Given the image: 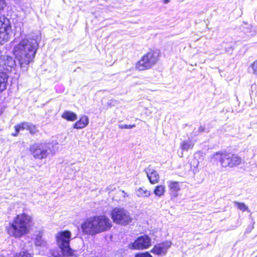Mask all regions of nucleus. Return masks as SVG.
Instances as JSON below:
<instances>
[{"mask_svg": "<svg viewBox=\"0 0 257 257\" xmlns=\"http://www.w3.org/2000/svg\"><path fill=\"white\" fill-rule=\"evenodd\" d=\"M41 40L39 34L22 38L13 49V53L21 67L27 66L32 61L39 48Z\"/></svg>", "mask_w": 257, "mask_h": 257, "instance_id": "nucleus-1", "label": "nucleus"}, {"mask_svg": "<svg viewBox=\"0 0 257 257\" xmlns=\"http://www.w3.org/2000/svg\"><path fill=\"white\" fill-rule=\"evenodd\" d=\"M111 226L110 219L101 215L86 219L82 224V229L85 233L93 235L109 229Z\"/></svg>", "mask_w": 257, "mask_h": 257, "instance_id": "nucleus-2", "label": "nucleus"}, {"mask_svg": "<svg viewBox=\"0 0 257 257\" xmlns=\"http://www.w3.org/2000/svg\"><path fill=\"white\" fill-rule=\"evenodd\" d=\"M31 223L30 216L25 213L18 215L7 227V232L11 236L20 237L29 232Z\"/></svg>", "mask_w": 257, "mask_h": 257, "instance_id": "nucleus-3", "label": "nucleus"}, {"mask_svg": "<svg viewBox=\"0 0 257 257\" xmlns=\"http://www.w3.org/2000/svg\"><path fill=\"white\" fill-rule=\"evenodd\" d=\"M212 159L220 163L222 167L233 168L240 165L242 159L237 155L227 152H217L213 154Z\"/></svg>", "mask_w": 257, "mask_h": 257, "instance_id": "nucleus-4", "label": "nucleus"}, {"mask_svg": "<svg viewBox=\"0 0 257 257\" xmlns=\"http://www.w3.org/2000/svg\"><path fill=\"white\" fill-rule=\"evenodd\" d=\"M15 65L16 61L12 57H8L4 62L0 55V93L6 89L9 78V69L5 68V66L11 69Z\"/></svg>", "mask_w": 257, "mask_h": 257, "instance_id": "nucleus-5", "label": "nucleus"}, {"mask_svg": "<svg viewBox=\"0 0 257 257\" xmlns=\"http://www.w3.org/2000/svg\"><path fill=\"white\" fill-rule=\"evenodd\" d=\"M70 238L71 232L69 231L59 232L56 235L58 246L61 248L62 253L67 256L73 255V251L69 245Z\"/></svg>", "mask_w": 257, "mask_h": 257, "instance_id": "nucleus-6", "label": "nucleus"}, {"mask_svg": "<svg viewBox=\"0 0 257 257\" xmlns=\"http://www.w3.org/2000/svg\"><path fill=\"white\" fill-rule=\"evenodd\" d=\"M159 58V53L156 51H150L144 55L137 63L136 66L140 70L150 69L156 64Z\"/></svg>", "mask_w": 257, "mask_h": 257, "instance_id": "nucleus-7", "label": "nucleus"}, {"mask_svg": "<svg viewBox=\"0 0 257 257\" xmlns=\"http://www.w3.org/2000/svg\"><path fill=\"white\" fill-rule=\"evenodd\" d=\"M51 144L49 143H36L30 148L31 154L36 159L42 160L49 154Z\"/></svg>", "mask_w": 257, "mask_h": 257, "instance_id": "nucleus-8", "label": "nucleus"}, {"mask_svg": "<svg viewBox=\"0 0 257 257\" xmlns=\"http://www.w3.org/2000/svg\"><path fill=\"white\" fill-rule=\"evenodd\" d=\"M111 218L114 222L125 225L132 222L130 213L123 208H115L111 213Z\"/></svg>", "mask_w": 257, "mask_h": 257, "instance_id": "nucleus-9", "label": "nucleus"}, {"mask_svg": "<svg viewBox=\"0 0 257 257\" xmlns=\"http://www.w3.org/2000/svg\"><path fill=\"white\" fill-rule=\"evenodd\" d=\"M12 32V27L9 20L4 16L0 15V43L3 44L8 41Z\"/></svg>", "mask_w": 257, "mask_h": 257, "instance_id": "nucleus-10", "label": "nucleus"}, {"mask_svg": "<svg viewBox=\"0 0 257 257\" xmlns=\"http://www.w3.org/2000/svg\"><path fill=\"white\" fill-rule=\"evenodd\" d=\"M151 245V239L147 235L138 237L132 244V248L137 249H144Z\"/></svg>", "mask_w": 257, "mask_h": 257, "instance_id": "nucleus-11", "label": "nucleus"}, {"mask_svg": "<svg viewBox=\"0 0 257 257\" xmlns=\"http://www.w3.org/2000/svg\"><path fill=\"white\" fill-rule=\"evenodd\" d=\"M15 133L12 134L13 136H17L20 131L27 130L30 132L31 134H35L37 132L36 126L33 124L27 122H23L15 126Z\"/></svg>", "mask_w": 257, "mask_h": 257, "instance_id": "nucleus-12", "label": "nucleus"}, {"mask_svg": "<svg viewBox=\"0 0 257 257\" xmlns=\"http://www.w3.org/2000/svg\"><path fill=\"white\" fill-rule=\"evenodd\" d=\"M171 242L168 241L157 244L151 250V252L158 255H165L171 246Z\"/></svg>", "mask_w": 257, "mask_h": 257, "instance_id": "nucleus-13", "label": "nucleus"}, {"mask_svg": "<svg viewBox=\"0 0 257 257\" xmlns=\"http://www.w3.org/2000/svg\"><path fill=\"white\" fill-rule=\"evenodd\" d=\"M144 171L151 184H156L159 182L160 177L158 173L150 165Z\"/></svg>", "mask_w": 257, "mask_h": 257, "instance_id": "nucleus-14", "label": "nucleus"}, {"mask_svg": "<svg viewBox=\"0 0 257 257\" xmlns=\"http://www.w3.org/2000/svg\"><path fill=\"white\" fill-rule=\"evenodd\" d=\"M88 123V118L86 115H83L80 119L74 125V127L76 129H81L85 127Z\"/></svg>", "mask_w": 257, "mask_h": 257, "instance_id": "nucleus-15", "label": "nucleus"}, {"mask_svg": "<svg viewBox=\"0 0 257 257\" xmlns=\"http://www.w3.org/2000/svg\"><path fill=\"white\" fill-rule=\"evenodd\" d=\"M169 187L170 188V194L172 196L176 197L178 195L177 192L180 190V187L177 182L170 181Z\"/></svg>", "mask_w": 257, "mask_h": 257, "instance_id": "nucleus-16", "label": "nucleus"}, {"mask_svg": "<svg viewBox=\"0 0 257 257\" xmlns=\"http://www.w3.org/2000/svg\"><path fill=\"white\" fill-rule=\"evenodd\" d=\"M43 232L39 231L38 233L36 234L35 243L36 246H45L46 245L47 242L42 237Z\"/></svg>", "mask_w": 257, "mask_h": 257, "instance_id": "nucleus-17", "label": "nucleus"}, {"mask_svg": "<svg viewBox=\"0 0 257 257\" xmlns=\"http://www.w3.org/2000/svg\"><path fill=\"white\" fill-rule=\"evenodd\" d=\"M62 117L68 120V121H74L77 117L76 113L70 111H65L62 114Z\"/></svg>", "mask_w": 257, "mask_h": 257, "instance_id": "nucleus-18", "label": "nucleus"}, {"mask_svg": "<svg viewBox=\"0 0 257 257\" xmlns=\"http://www.w3.org/2000/svg\"><path fill=\"white\" fill-rule=\"evenodd\" d=\"M193 142L191 140L188 139L183 141L180 144V147L182 150L187 151L189 149L193 148Z\"/></svg>", "mask_w": 257, "mask_h": 257, "instance_id": "nucleus-19", "label": "nucleus"}, {"mask_svg": "<svg viewBox=\"0 0 257 257\" xmlns=\"http://www.w3.org/2000/svg\"><path fill=\"white\" fill-rule=\"evenodd\" d=\"M137 195L139 197H149L151 194V192L144 188H140L136 192Z\"/></svg>", "mask_w": 257, "mask_h": 257, "instance_id": "nucleus-20", "label": "nucleus"}, {"mask_svg": "<svg viewBox=\"0 0 257 257\" xmlns=\"http://www.w3.org/2000/svg\"><path fill=\"white\" fill-rule=\"evenodd\" d=\"M165 192V186L163 185L157 186L154 190L155 194L159 197L162 196Z\"/></svg>", "mask_w": 257, "mask_h": 257, "instance_id": "nucleus-21", "label": "nucleus"}, {"mask_svg": "<svg viewBox=\"0 0 257 257\" xmlns=\"http://www.w3.org/2000/svg\"><path fill=\"white\" fill-rule=\"evenodd\" d=\"M234 204L237 208L243 211H248V207L243 203L234 202Z\"/></svg>", "mask_w": 257, "mask_h": 257, "instance_id": "nucleus-22", "label": "nucleus"}, {"mask_svg": "<svg viewBox=\"0 0 257 257\" xmlns=\"http://www.w3.org/2000/svg\"><path fill=\"white\" fill-rule=\"evenodd\" d=\"M95 253L93 252L91 248H87L86 250L84 252L85 257H95Z\"/></svg>", "mask_w": 257, "mask_h": 257, "instance_id": "nucleus-23", "label": "nucleus"}, {"mask_svg": "<svg viewBox=\"0 0 257 257\" xmlns=\"http://www.w3.org/2000/svg\"><path fill=\"white\" fill-rule=\"evenodd\" d=\"M206 132V130H205V127L204 126L201 125L198 128L197 132L193 131V136H196L198 135L199 133H203V132Z\"/></svg>", "mask_w": 257, "mask_h": 257, "instance_id": "nucleus-24", "label": "nucleus"}, {"mask_svg": "<svg viewBox=\"0 0 257 257\" xmlns=\"http://www.w3.org/2000/svg\"><path fill=\"white\" fill-rule=\"evenodd\" d=\"M253 74L257 75V61H255L251 65Z\"/></svg>", "mask_w": 257, "mask_h": 257, "instance_id": "nucleus-25", "label": "nucleus"}, {"mask_svg": "<svg viewBox=\"0 0 257 257\" xmlns=\"http://www.w3.org/2000/svg\"><path fill=\"white\" fill-rule=\"evenodd\" d=\"M18 257H32V255L27 252H21Z\"/></svg>", "mask_w": 257, "mask_h": 257, "instance_id": "nucleus-26", "label": "nucleus"}, {"mask_svg": "<svg viewBox=\"0 0 257 257\" xmlns=\"http://www.w3.org/2000/svg\"><path fill=\"white\" fill-rule=\"evenodd\" d=\"M136 126L135 124L133 125H126V124H123L119 125V127L122 129H131L133 127H135Z\"/></svg>", "mask_w": 257, "mask_h": 257, "instance_id": "nucleus-27", "label": "nucleus"}, {"mask_svg": "<svg viewBox=\"0 0 257 257\" xmlns=\"http://www.w3.org/2000/svg\"><path fill=\"white\" fill-rule=\"evenodd\" d=\"M6 6V3L5 0H0V12L5 8Z\"/></svg>", "mask_w": 257, "mask_h": 257, "instance_id": "nucleus-28", "label": "nucleus"}, {"mask_svg": "<svg viewBox=\"0 0 257 257\" xmlns=\"http://www.w3.org/2000/svg\"><path fill=\"white\" fill-rule=\"evenodd\" d=\"M136 257H152V256L148 252L139 254L136 255Z\"/></svg>", "mask_w": 257, "mask_h": 257, "instance_id": "nucleus-29", "label": "nucleus"}, {"mask_svg": "<svg viewBox=\"0 0 257 257\" xmlns=\"http://www.w3.org/2000/svg\"><path fill=\"white\" fill-rule=\"evenodd\" d=\"M233 48L232 47V46L230 45L229 47L225 48V51L226 52H229L231 50H232Z\"/></svg>", "mask_w": 257, "mask_h": 257, "instance_id": "nucleus-30", "label": "nucleus"}, {"mask_svg": "<svg viewBox=\"0 0 257 257\" xmlns=\"http://www.w3.org/2000/svg\"><path fill=\"white\" fill-rule=\"evenodd\" d=\"M171 0H163V3L164 4H167L170 2Z\"/></svg>", "mask_w": 257, "mask_h": 257, "instance_id": "nucleus-31", "label": "nucleus"}, {"mask_svg": "<svg viewBox=\"0 0 257 257\" xmlns=\"http://www.w3.org/2000/svg\"><path fill=\"white\" fill-rule=\"evenodd\" d=\"M122 193L124 194V196L126 193L123 191H122Z\"/></svg>", "mask_w": 257, "mask_h": 257, "instance_id": "nucleus-32", "label": "nucleus"}, {"mask_svg": "<svg viewBox=\"0 0 257 257\" xmlns=\"http://www.w3.org/2000/svg\"><path fill=\"white\" fill-rule=\"evenodd\" d=\"M95 257H97V256H95Z\"/></svg>", "mask_w": 257, "mask_h": 257, "instance_id": "nucleus-33", "label": "nucleus"}]
</instances>
